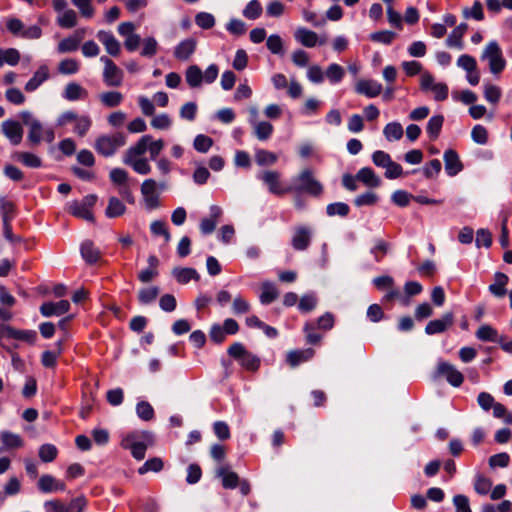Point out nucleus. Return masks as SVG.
Segmentation results:
<instances>
[{"label": "nucleus", "instance_id": "f257e3e1", "mask_svg": "<svg viewBox=\"0 0 512 512\" xmlns=\"http://www.w3.org/2000/svg\"><path fill=\"white\" fill-rule=\"evenodd\" d=\"M20 117L25 125L29 127V133L27 136L28 141L32 145H38L41 140L52 142L55 138V134L52 128L44 129L41 122L34 118L28 111H23Z\"/></svg>", "mask_w": 512, "mask_h": 512}, {"label": "nucleus", "instance_id": "f03ea898", "mask_svg": "<svg viewBox=\"0 0 512 512\" xmlns=\"http://www.w3.org/2000/svg\"><path fill=\"white\" fill-rule=\"evenodd\" d=\"M126 141V136L122 132H116L112 135H101L95 140L94 148L98 154L110 157L119 148L123 147Z\"/></svg>", "mask_w": 512, "mask_h": 512}, {"label": "nucleus", "instance_id": "7ed1b4c3", "mask_svg": "<svg viewBox=\"0 0 512 512\" xmlns=\"http://www.w3.org/2000/svg\"><path fill=\"white\" fill-rule=\"evenodd\" d=\"M228 354L233 359L237 360L239 364L247 371L256 372L260 367V358L246 350L242 343H233L228 348Z\"/></svg>", "mask_w": 512, "mask_h": 512}, {"label": "nucleus", "instance_id": "20e7f679", "mask_svg": "<svg viewBox=\"0 0 512 512\" xmlns=\"http://www.w3.org/2000/svg\"><path fill=\"white\" fill-rule=\"evenodd\" d=\"M292 191L305 192L318 197L323 193V186L315 179L310 169H305L295 178V186L292 187Z\"/></svg>", "mask_w": 512, "mask_h": 512}, {"label": "nucleus", "instance_id": "39448f33", "mask_svg": "<svg viewBox=\"0 0 512 512\" xmlns=\"http://www.w3.org/2000/svg\"><path fill=\"white\" fill-rule=\"evenodd\" d=\"M481 58L487 60L492 74L501 73L506 67V60L496 41H490L483 50Z\"/></svg>", "mask_w": 512, "mask_h": 512}, {"label": "nucleus", "instance_id": "423d86ee", "mask_svg": "<svg viewBox=\"0 0 512 512\" xmlns=\"http://www.w3.org/2000/svg\"><path fill=\"white\" fill-rule=\"evenodd\" d=\"M97 199L98 197L95 194L86 195L82 201L74 200L69 203L67 211L75 217L94 222L95 218L91 209L96 204Z\"/></svg>", "mask_w": 512, "mask_h": 512}, {"label": "nucleus", "instance_id": "0eeeda50", "mask_svg": "<svg viewBox=\"0 0 512 512\" xmlns=\"http://www.w3.org/2000/svg\"><path fill=\"white\" fill-rule=\"evenodd\" d=\"M100 61L104 64L103 81L108 87H119L123 82L122 70L107 56H102Z\"/></svg>", "mask_w": 512, "mask_h": 512}, {"label": "nucleus", "instance_id": "6e6552de", "mask_svg": "<svg viewBox=\"0 0 512 512\" xmlns=\"http://www.w3.org/2000/svg\"><path fill=\"white\" fill-rule=\"evenodd\" d=\"M420 86L423 91H431L436 101H443L448 97V86L442 82H435L434 77L428 72L422 73Z\"/></svg>", "mask_w": 512, "mask_h": 512}, {"label": "nucleus", "instance_id": "1a4fd4ad", "mask_svg": "<svg viewBox=\"0 0 512 512\" xmlns=\"http://www.w3.org/2000/svg\"><path fill=\"white\" fill-rule=\"evenodd\" d=\"M437 376L445 377L448 383L454 387H459L464 381L463 374L452 364L448 362H439L436 369Z\"/></svg>", "mask_w": 512, "mask_h": 512}, {"label": "nucleus", "instance_id": "9d476101", "mask_svg": "<svg viewBox=\"0 0 512 512\" xmlns=\"http://www.w3.org/2000/svg\"><path fill=\"white\" fill-rule=\"evenodd\" d=\"M260 179L268 186L269 191L275 195L282 196L292 191V187H282L281 174L278 171H264L261 174Z\"/></svg>", "mask_w": 512, "mask_h": 512}, {"label": "nucleus", "instance_id": "9b49d317", "mask_svg": "<svg viewBox=\"0 0 512 512\" xmlns=\"http://www.w3.org/2000/svg\"><path fill=\"white\" fill-rule=\"evenodd\" d=\"M157 187V182L152 178L144 180L141 184V194L143 196L145 205L149 209H154L159 206Z\"/></svg>", "mask_w": 512, "mask_h": 512}, {"label": "nucleus", "instance_id": "f8f14e48", "mask_svg": "<svg viewBox=\"0 0 512 512\" xmlns=\"http://www.w3.org/2000/svg\"><path fill=\"white\" fill-rule=\"evenodd\" d=\"M311 238L312 231L310 228L306 226H298L294 230L291 245L295 250H306L311 243Z\"/></svg>", "mask_w": 512, "mask_h": 512}, {"label": "nucleus", "instance_id": "ddd939ff", "mask_svg": "<svg viewBox=\"0 0 512 512\" xmlns=\"http://www.w3.org/2000/svg\"><path fill=\"white\" fill-rule=\"evenodd\" d=\"M294 37L297 42L307 48L315 47L317 44L323 45L326 43L325 38L319 39L316 32L303 27H300L295 31Z\"/></svg>", "mask_w": 512, "mask_h": 512}, {"label": "nucleus", "instance_id": "4468645a", "mask_svg": "<svg viewBox=\"0 0 512 512\" xmlns=\"http://www.w3.org/2000/svg\"><path fill=\"white\" fill-rule=\"evenodd\" d=\"M97 38L104 45L105 50L109 55L113 57H117L120 55V42L115 38V36L111 32L100 30L97 32Z\"/></svg>", "mask_w": 512, "mask_h": 512}, {"label": "nucleus", "instance_id": "2eb2a0df", "mask_svg": "<svg viewBox=\"0 0 512 512\" xmlns=\"http://www.w3.org/2000/svg\"><path fill=\"white\" fill-rule=\"evenodd\" d=\"M315 355V350L312 348L291 350L286 355V362L291 368L311 360Z\"/></svg>", "mask_w": 512, "mask_h": 512}, {"label": "nucleus", "instance_id": "dca6fc26", "mask_svg": "<svg viewBox=\"0 0 512 512\" xmlns=\"http://www.w3.org/2000/svg\"><path fill=\"white\" fill-rule=\"evenodd\" d=\"M453 322V313L447 312L442 316V318L430 321L425 327V332L428 335L442 333L452 326Z\"/></svg>", "mask_w": 512, "mask_h": 512}, {"label": "nucleus", "instance_id": "f3484780", "mask_svg": "<svg viewBox=\"0 0 512 512\" xmlns=\"http://www.w3.org/2000/svg\"><path fill=\"white\" fill-rule=\"evenodd\" d=\"M2 132L13 145H18L22 141L23 129L17 121L6 120L2 123Z\"/></svg>", "mask_w": 512, "mask_h": 512}, {"label": "nucleus", "instance_id": "a211bd4d", "mask_svg": "<svg viewBox=\"0 0 512 512\" xmlns=\"http://www.w3.org/2000/svg\"><path fill=\"white\" fill-rule=\"evenodd\" d=\"M70 309V303L67 300H60L59 302H46L40 306V312L45 317L53 315L59 316L65 314Z\"/></svg>", "mask_w": 512, "mask_h": 512}, {"label": "nucleus", "instance_id": "6ab92c4d", "mask_svg": "<svg viewBox=\"0 0 512 512\" xmlns=\"http://www.w3.org/2000/svg\"><path fill=\"white\" fill-rule=\"evenodd\" d=\"M355 90L358 94L373 98L382 92V85L375 80H360L356 83Z\"/></svg>", "mask_w": 512, "mask_h": 512}, {"label": "nucleus", "instance_id": "aec40b11", "mask_svg": "<svg viewBox=\"0 0 512 512\" xmlns=\"http://www.w3.org/2000/svg\"><path fill=\"white\" fill-rule=\"evenodd\" d=\"M150 141V135H143L134 145L129 147L123 156V160H134L143 158L142 156L147 152L146 142Z\"/></svg>", "mask_w": 512, "mask_h": 512}, {"label": "nucleus", "instance_id": "412c9836", "mask_svg": "<svg viewBox=\"0 0 512 512\" xmlns=\"http://www.w3.org/2000/svg\"><path fill=\"white\" fill-rule=\"evenodd\" d=\"M444 163L445 170L450 176H455L463 169V164L461 163L458 154L452 149L444 152Z\"/></svg>", "mask_w": 512, "mask_h": 512}, {"label": "nucleus", "instance_id": "4be33fe9", "mask_svg": "<svg viewBox=\"0 0 512 512\" xmlns=\"http://www.w3.org/2000/svg\"><path fill=\"white\" fill-rule=\"evenodd\" d=\"M122 447L130 450L133 457L137 460H142L145 457L146 444L136 441L133 435H129L122 440Z\"/></svg>", "mask_w": 512, "mask_h": 512}, {"label": "nucleus", "instance_id": "5701e85b", "mask_svg": "<svg viewBox=\"0 0 512 512\" xmlns=\"http://www.w3.org/2000/svg\"><path fill=\"white\" fill-rule=\"evenodd\" d=\"M197 42L193 38H188L181 41L174 50V56L178 60L186 61L195 52Z\"/></svg>", "mask_w": 512, "mask_h": 512}, {"label": "nucleus", "instance_id": "b1692460", "mask_svg": "<svg viewBox=\"0 0 512 512\" xmlns=\"http://www.w3.org/2000/svg\"><path fill=\"white\" fill-rule=\"evenodd\" d=\"M63 97L68 101L86 99L88 91L76 82L68 83L63 90Z\"/></svg>", "mask_w": 512, "mask_h": 512}, {"label": "nucleus", "instance_id": "393cba45", "mask_svg": "<svg viewBox=\"0 0 512 512\" xmlns=\"http://www.w3.org/2000/svg\"><path fill=\"white\" fill-rule=\"evenodd\" d=\"M49 78V69L46 65H41L34 73L32 78L25 84L27 92H33L40 87Z\"/></svg>", "mask_w": 512, "mask_h": 512}, {"label": "nucleus", "instance_id": "a878e982", "mask_svg": "<svg viewBox=\"0 0 512 512\" xmlns=\"http://www.w3.org/2000/svg\"><path fill=\"white\" fill-rule=\"evenodd\" d=\"M509 278L506 274L497 272L494 275V283L489 285V291L491 294H493L495 297L501 298L506 295L507 290L506 286L508 284Z\"/></svg>", "mask_w": 512, "mask_h": 512}, {"label": "nucleus", "instance_id": "bb28decb", "mask_svg": "<svg viewBox=\"0 0 512 512\" xmlns=\"http://www.w3.org/2000/svg\"><path fill=\"white\" fill-rule=\"evenodd\" d=\"M81 255L89 264H94L101 258L100 250L91 240H86L81 244Z\"/></svg>", "mask_w": 512, "mask_h": 512}, {"label": "nucleus", "instance_id": "cd10ccee", "mask_svg": "<svg viewBox=\"0 0 512 512\" xmlns=\"http://www.w3.org/2000/svg\"><path fill=\"white\" fill-rule=\"evenodd\" d=\"M356 178L358 181L371 188H376L381 184L380 178L369 167L361 168L357 172Z\"/></svg>", "mask_w": 512, "mask_h": 512}, {"label": "nucleus", "instance_id": "c85d7f7f", "mask_svg": "<svg viewBox=\"0 0 512 512\" xmlns=\"http://www.w3.org/2000/svg\"><path fill=\"white\" fill-rule=\"evenodd\" d=\"M173 276L180 284H187L190 280L199 281L200 276L194 268H174L172 271Z\"/></svg>", "mask_w": 512, "mask_h": 512}, {"label": "nucleus", "instance_id": "c756f323", "mask_svg": "<svg viewBox=\"0 0 512 512\" xmlns=\"http://www.w3.org/2000/svg\"><path fill=\"white\" fill-rule=\"evenodd\" d=\"M250 123L253 126L255 136L260 141H265L269 139L274 131L273 125L267 121L257 122L254 120H250Z\"/></svg>", "mask_w": 512, "mask_h": 512}, {"label": "nucleus", "instance_id": "7c9ffc66", "mask_svg": "<svg viewBox=\"0 0 512 512\" xmlns=\"http://www.w3.org/2000/svg\"><path fill=\"white\" fill-rule=\"evenodd\" d=\"M468 30V25L466 23H461L450 33L448 38L446 39V43L449 47H456L461 49L463 47L462 38L466 31Z\"/></svg>", "mask_w": 512, "mask_h": 512}, {"label": "nucleus", "instance_id": "2f4dec72", "mask_svg": "<svg viewBox=\"0 0 512 512\" xmlns=\"http://www.w3.org/2000/svg\"><path fill=\"white\" fill-rule=\"evenodd\" d=\"M124 99V96L119 91H106L99 94L101 104L107 108H115L119 106Z\"/></svg>", "mask_w": 512, "mask_h": 512}, {"label": "nucleus", "instance_id": "473e14b6", "mask_svg": "<svg viewBox=\"0 0 512 512\" xmlns=\"http://www.w3.org/2000/svg\"><path fill=\"white\" fill-rule=\"evenodd\" d=\"M13 157L16 161L29 168H39L42 165L41 158L30 152H16Z\"/></svg>", "mask_w": 512, "mask_h": 512}, {"label": "nucleus", "instance_id": "72a5a7b5", "mask_svg": "<svg viewBox=\"0 0 512 512\" xmlns=\"http://www.w3.org/2000/svg\"><path fill=\"white\" fill-rule=\"evenodd\" d=\"M185 80L191 88L199 87L203 82V72L197 65H191L186 69Z\"/></svg>", "mask_w": 512, "mask_h": 512}, {"label": "nucleus", "instance_id": "f704fd0d", "mask_svg": "<svg viewBox=\"0 0 512 512\" xmlns=\"http://www.w3.org/2000/svg\"><path fill=\"white\" fill-rule=\"evenodd\" d=\"M126 211V207L121 200L116 197H110L108 201L107 208L105 210V215L108 218H116L123 215Z\"/></svg>", "mask_w": 512, "mask_h": 512}, {"label": "nucleus", "instance_id": "c9c22d12", "mask_svg": "<svg viewBox=\"0 0 512 512\" xmlns=\"http://www.w3.org/2000/svg\"><path fill=\"white\" fill-rule=\"evenodd\" d=\"M279 292L274 284L264 282L261 285L260 302L262 304H270L277 299Z\"/></svg>", "mask_w": 512, "mask_h": 512}, {"label": "nucleus", "instance_id": "e433bc0d", "mask_svg": "<svg viewBox=\"0 0 512 512\" xmlns=\"http://www.w3.org/2000/svg\"><path fill=\"white\" fill-rule=\"evenodd\" d=\"M383 134L388 141H397L403 137V128L399 122H390L384 129Z\"/></svg>", "mask_w": 512, "mask_h": 512}, {"label": "nucleus", "instance_id": "4c0bfd02", "mask_svg": "<svg viewBox=\"0 0 512 512\" xmlns=\"http://www.w3.org/2000/svg\"><path fill=\"white\" fill-rule=\"evenodd\" d=\"M444 117L442 115H435L431 117L427 123L426 131L430 139L435 140L442 129Z\"/></svg>", "mask_w": 512, "mask_h": 512}, {"label": "nucleus", "instance_id": "58836bf2", "mask_svg": "<svg viewBox=\"0 0 512 512\" xmlns=\"http://www.w3.org/2000/svg\"><path fill=\"white\" fill-rule=\"evenodd\" d=\"M57 24L62 28H73L77 24V14L72 9H66L58 16Z\"/></svg>", "mask_w": 512, "mask_h": 512}, {"label": "nucleus", "instance_id": "ea45409f", "mask_svg": "<svg viewBox=\"0 0 512 512\" xmlns=\"http://www.w3.org/2000/svg\"><path fill=\"white\" fill-rule=\"evenodd\" d=\"M123 163L130 166L136 173L146 175L151 172V166L146 158L134 160H123Z\"/></svg>", "mask_w": 512, "mask_h": 512}, {"label": "nucleus", "instance_id": "a19ab883", "mask_svg": "<svg viewBox=\"0 0 512 512\" xmlns=\"http://www.w3.org/2000/svg\"><path fill=\"white\" fill-rule=\"evenodd\" d=\"M81 37L71 36L64 38L58 43L57 49L60 53L76 51L79 47Z\"/></svg>", "mask_w": 512, "mask_h": 512}, {"label": "nucleus", "instance_id": "79ce46f5", "mask_svg": "<svg viewBox=\"0 0 512 512\" xmlns=\"http://www.w3.org/2000/svg\"><path fill=\"white\" fill-rule=\"evenodd\" d=\"M92 126V120L88 115H81L74 123L73 132L79 136L84 137Z\"/></svg>", "mask_w": 512, "mask_h": 512}, {"label": "nucleus", "instance_id": "37998d69", "mask_svg": "<svg viewBox=\"0 0 512 512\" xmlns=\"http://www.w3.org/2000/svg\"><path fill=\"white\" fill-rule=\"evenodd\" d=\"M80 64L76 59L67 58L58 65V72L63 75L76 74L79 71Z\"/></svg>", "mask_w": 512, "mask_h": 512}, {"label": "nucleus", "instance_id": "c03bdc74", "mask_svg": "<svg viewBox=\"0 0 512 512\" xmlns=\"http://www.w3.org/2000/svg\"><path fill=\"white\" fill-rule=\"evenodd\" d=\"M476 337L481 341H498V332L492 326L484 324L476 331Z\"/></svg>", "mask_w": 512, "mask_h": 512}, {"label": "nucleus", "instance_id": "a18cd8bd", "mask_svg": "<svg viewBox=\"0 0 512 512\" xmlns=\"http://www.w3.org/2000/svg\"><path fill=\"white\" fill-rule=\"evenodd\" d=\"M462 15L465 19L473 18L477 21L484 19L483 7L480 1H475L471 8L465 7L462 10Z\"/></svg>", "mask_w": 512, "mask_h": 512}, {"label": "nucleus", "instance_id": "49530a36", "mask_svg": "<svg viewBox=\"0 0 512 512\" xmlns=\"http://www.w3.org/2000/svg\"><path fill=\"white\" fill-rule=\"evenodd\" d=\"M262 5L258 0H251L243 10V16L255 20L262 14Z\"/></svg>", "mask_w": 512, "mask_h": 512}, {"label": "nucleus", "instance_id": "de8ad7c7", "mask_svg": "<svg viewBox=\"0 0 512 512\" xmlns=\"http://www.w3.org/2000/svg\"><path fill=\"white\" fill-rule=\"evenodd\" d=\"M136 413L138 417L144 421H151L154 418V409L147 401H140L136 405Z\"/></svg>", "mask_w": 512, "mask_h": 512}, {"label": "nucleus", "instance_id": "09e8293b", "mask_svg": "<svg viewBox=\"0 0 512 512\" xmlns=\"http://www.w3.org/2000/svg\"><path fill=\"white\" fill-rule=\"evenodd\" d=\"M1 441L7 448H19L23 445V440L18 434L8 431L1 433Z\"/></svg>", "mask_w": 512, "mask_h": 512}, {"label": "nucleus", "instance_id": "8fccbe9b", "mask_svg": "<svg viewBox=\"0 0 512 512\" xmlns=\"http://www.w3.org/2000/svg\"><path fill=\"white\" fill-rule=\"evenodd\" d=\"M266 46L268 50L275 55L283 54V41L277 34H272L267 38Z\"/></svg>", "mask_w": 512, "mask_h": 512}, {"label": "nucleus", "instance_id": "3c124183", "mask_svg": "<svg viewBox=\"0 0 512 512\" xmlns=\"http://www.w3.org/2000/svg\"><path fill=\"white\" fill-rule=\"evenodd\" d=\"M501 95L502 92L498 86L493 84H485L484 97L488 102L492 104H497L501 98Z\"/></svg>", "mask_w": 512, "mask_h": 512}, {"label": "nucleus", "instance_id": "603ef678", "mask_svg": "<svg viewBox=\"0 0 512 512\" xmlns=\"http://www.w3.org/2000/svg\"><path fill=\"white\" fill-rule=\"evenodd\" d=\"M255 159L258 165H272L277 161V156L270 151L260 149L256 151Z\"/></svg>", "mask_w": 512, "mask_h": 512}, {"label": "nucleus", "instance_id": "864d4df0", "mask_svg": "<svg viewBox=\"0 0 512 512\" xmlns=\"http://www.w3.org/2000/svg\"><path fill=\"white\" fill-rule=\"evenodd\" d=\"M151 232L156 236H163L165 242H169L171 240V234L167 229L166 223L161 220H155L150 225Z\"/></svg>", "mask_w": 512, "mask_h": 512}, {"label": "nucleus", "instance_id": "5fc2aeb1", "mask_svg": "<svg viewBox=\"0 0 512 512\" xmlns=\"http://www.w3.org/2000/svg\"><path fill=\"white\" fill-rule=\"evenodd\" d=\"M350 211L349 206L343 202H336L329 204L326 208V212L329 216H341L345 217Z\"/></svg>", "mask_w": 512, "mask_h": 512}, {"label": "nucleus", "instance_id": "6e6d98bb", "mask_svg": "<svg viewBox=\"0 0 512 512\" xmlns=\"http://www.w3.org/2000/svg\"><path fill=\"white\" fill-rule=\"evenodd\" d=\"M72 4L79 9V12L84 18H92L94 15V8L92 0H71Z\"/></svg>", "mask_w": 512, "mask_h": 512}, {"label": "nucleus", "instance_id": "4d7b16f0", "mask_svg": "<svg viewBox=\"0 0 512 512\" xmlns=\"http://www.w3.org/2000/svg\"><path fill=\"white\" fill-rule=\"evenodd\" d=\"M195 23L202 29H211L215 25V17L207 12H199L195 16Z\"/></svg>", "mask_w": 512, "mask_h": 512}, {"label": "nucleus", "instance_id": "13d9d810", "mask_svg": "<svg viewBox=\"0 0 512 512\" xmlns=\"http://www.w3.org/2000/svg\"><path fill=\"white\" fill-rule=\"evenodd\" d=\"M317 302V297L314 294H306L300 298L298 307L300 311L307 313L315 309Z\"/></svg>", "mask_w": 512, "mask_h": 512}, {"label": "nucleus", "instance_id": "bf43d9fd", "mask_svg": "<svg viewBox=\"0 0 512 512\" xmlns=\"http://www.w3.org/2000/svg\"><path fill=\"white\" fill-rule=\"evenodd\" d=\"M150 124L154 129L167 130L171 127L172 120L168 114L163 113V114L154 116L153 119L151 120Z\"/></svg>", "mask_w": 512, "mask_h": 512}, {"label": "nucleus", "instance_id": "052dcab7", "mask_svg": "<svg viewBox=\"0 0 512 512\" xmlns=\"http://www.w3.org/2000/svg\"><path fill=\"white\" fill-rule=\"evenodd\" d=\"M212 145V138L202 134L197 135L193 142L195 150L201 153H206L212 147Z\"/></svg>", "mask_w": 512, "mask_h": 512}, {"label": "nucleus", "instance_id": "680f3d73", "mask_svg": "<svg viewBox=\"0 0 512 512\" xmlns=\"http://www.w3.org/2000/svg\"><path fill=\"white\" fill-rule=\"evenodd\" d=\"M163 468V461L158 458H151L147 460L139 469L138 472L140 475H143L144 473L148 471H154L159 472Z\"/></svg>", "mask_w": 512, "mask_h": 512}, {"label": "nucleus", "instance_id": "e2e57ef3", "mask_svg": "<svg viewBox=\"0 0 512 512\" xmlns=\"http://www.w3.org/2000/svg\"><path fill=\"white\" fill-rule=\"evenodd\" d=\"M344 74H345L344 69L336 63L329 65L326 70V76L332 83L340 82L342 80Z\"/></svg>", "mask_w": 512, "mask_h": 512}, {"label": "nucleus", "instance_id": "0e129e2a", "mask_svg": "<svg viewBox=\"0 0 512 512\" xmlns=\"http://www.w3.org/2000/svg\"><path fill=\"white\" fill-rule=\"evenodd\" d=\"M146 145L150 158L154 160L163 150L165 143L162 139L153 140V137L150 135V141H147Z\"/></svg>", "mask_w": 512, "mask_h": 512}, {"label": "nucleus", "instance_id": "69168bd1", "mask_svg": "<svg viewBox=\"0 0 512 512\" xmlns=\"http://www.w3.org/2000/svg\"><path fill=\"white\" fill-rule=\"evenodd\" d=\"M109 177L114 184L119 186L126 185L129 178L127 171L122 168L112 169L110 171Z\"/></svg>", "mask_w": 512, "mask_h": 512}, {"label": "nucleus", "instance_id": "338daca9", "mask_svg": "<svg viewBox=\"0 0 512 512\" xmlns=\"http://www.w3.org/2000/svg\"><path fill=\"white\" fill-rule=\"evenodd\" d=\"M57 456V448L51 444H44L39 448V457L43 462H51Z\"/></svg>", "mask_w": 512, "mask_h": 512}, {"label": "nucleus", "instance_id": "774afa93", "mask_svg": "<svg viewBox=\"0 0 512 512\" xmlns=\"http://www.w3.org/2000/svg\"><path fill=\"white\" fill-rule=\"evenodd\" d=\"M158 50V43L155 38L147 37L143 41V48L141 50V55L144 57H153Z\"/></svg>", "mask_w": 512, "mask_h": 512}]
</instances>
